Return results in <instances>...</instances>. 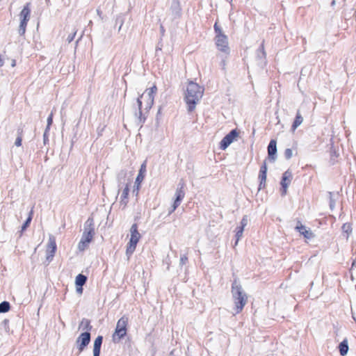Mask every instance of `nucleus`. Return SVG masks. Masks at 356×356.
Masks as SVG:
<instances>
[{"label":"nucleus","mask_w":356,"mask_h":356,"mask_svg":"<svg viewBox=\"0 0 356 356\" xmlns=\"http://www.w3.org/2000/svg\"><path fill=\"white\" fill-rule=\"evenodd\" d=\"M204 91V88L199 84L193 81L188 82L184 95L188 112H192L195 109L197 104L203 96Z\"/></svg>","instance_id":"nucleus-1"},{"label":"nucleus","mask_w":356,"mask_h":356,"mask_svg":"<svg viewBox=\"0 0 356 356\" xmlns=\"http://www.w3.org/2000/svg\"><path fill=\"white\" fill-rule=\"evenodd\" d=\"M157 91V88L156 86H153L152 87L147 89L140 97L137 99V104L138 106V120L139 124H142L145 122V118L142 116V110L149 111L153 104L154 95Z\"/></svg>","instance_id":"nucleus-2"},{"label":"nucleus","mask_w":356,"mask_h":356,"mask_svg":"<svg viewBox=\"0 0 356 356\" xmlns=\"http://www.w3.org/2000/svg\"><path fill=\"white\" fill-rule=\"evenodd\" d=\"M232 293L235 304V314H238L243 310L247 303V296L236 280L232 283Z\"/></svg>","instance_id":"nucleus-3"},{"label":"nucleus","mask_w":356,"mask_h":356,"mask_svg":"<svg viewBox=\"0 0 356 356\" xmlns=\"http://www.w3.org/2000/svg\"><path fill=\"white\" fill-rule=\"evenodd\" d=\"M140 237V234L138 231L137 224H133L130 228V240L127 244L126 250V255L127 256L128 259L135 251L136 245Z\"/></svg>","instance_id":"nucleus-4"},{"label":"nucleus","mask_w":356,"mask_h":356,"mask_svg":"<svg viewBox=\"0 0 356 356\" xmlns=\"http://www.w3.org/2000/svg\"><path fill=\"white\" fill-rule=\"evenodd\" d=\"M128 321L129 318L126 315H124L118 320L115 332L113 334V340L114 341H119L127 334Z\"/></svg>","instance_id":"nucleus-5"},{"label":"nucleus","mask_w":356,"mask_h":356,"mask_svg":"<svg viewBox=\"0 0 356 356\" xmlns=\"http://www.w3.org/2000/svg\"><path fill=\"white\" fill-rule=\"evenodd\" d=\"M30 3H27L19 13L20 23L18 33L20 35H24L26 33L27 23L30 19L31 9Z\"/></svg>","instance_id":"nucleus-6"},{"label":"nucleus","mask_w":356,"mask_h":356,"mask_svg":"<svg viewBox=\"0 0 356 356\" xmlns=\"http://www.w3.org/2000/svg\"><path fill=\"white\" fill-rule=\"evenodd\" d=\"M215 44L219 51L224 54L227 57L230 53L227 36L224 33L216 35Z\"/></svg>","instance_id":"nucleus-7"},{"label":"nucleus","mask_w":356,"mask_h":356,"mask_svg":"<svg viewBox=\"0 0 356 356\" xmlns=\"http://www.w3.org/2000/svg\"><path fill=\"white\" fill-rule=\"evenodd\" d=\"M94 234L95 232L93 227L90 226L88 228L85 229L82 237L78 244V249L80 251H83L88 247L89 243L93 238Z\"/></svg>","instance_id":"nucleus-8"},{"label":"nucleus","mask_w":356,"mask_h":356,"mask_svg":"<svg viewBox=\"0 0 356 356\" xmlns=\"http://www.w3.org/2000/svg\"><path fill=\"white\" fill-rule=\"evenodd\" d=\"M184 187V182L182 180L180 181V182L177 185V188L175 193V199L171 207V209L169 211V214L172 213L175 211V209L179 206L181 202L184 199L185 196Z\"/></svg>","instance_id":"nucleus-9"},{"label":"nucleus","mask_w":356,"mask_h":356,"mask_svg":"<svg viewBox=\"0 0 356 356\" xmlns=\"http://www.w3.org/2000/svg\"><path fill=\"white\" fill-rule=\"evenodd\" d=\"M90 341V333L84 332L81 333L76 340V343L79 353L82 352Z\"/></svg>","instance_id":"nucleus-10"},{"label":"nucleus","mask_w":356,"mask_h":356,"mask_svg":"<svg viewBox=\"0 0 356 356\" xmlns=\"http://www.w3.org/2000/svg\"><path fill=\"white\" fill-rule=\"evenodd\" d=\"M56 250V243L55 237L53 235H49V241L47 246V260L50 261L53 259Z\"/></svg>","instance_id":"nucleus-11"},{"label":"nucleus","mask_w":356,"mask_h":356,"mask_svg":"<svg viewBox=\"0 0 356 356\" xmlns=\"http://www.w3.org/2000/svg\"><path fill=\"white\" fill-rule=\"evenodd\" d=\"M238 136V132L236 129L232 130L227 135H226L221 140L220 143V147L221 149H226L228 146L236 139Z\"/></svg>","instance_id":"nucleus-12"},{"label":"nucleus","mask_w":356,"mask_h":356,"mask_svg":"<svg viewBox=\"0 0 356 356\" xmlns=\"http://www.w3.org/2000/svg\"><path fill=\"white\" fill-rule=\"evenodd\" d=\"M145 172H146V163H145V162H144L140 166L139 172L136 179L135 186H134V188L133 190V192L136 193V195L138 193L140 184L144 179Z\"/></svg>","instance_id":"nucleus-13"},{"label":"nucleus","mask_w":356,"mask_h":356,"mask_svg":"<svg viewBox=\"0 0 356 356\" xmlns=\"http://www.w3.org/2000/svg\"><path fill=\"white\" fill-rule=\"evenodd\" d=\"M248 223V218L247 216H244L241 221L240 225L236 228V241L234 245H237L239 240L243 236L244 228L247 226Z\"/></svg>","instance_id":"nucleus-14"},{"label":"nucleus","mask_w":356,"mask_h":356,"mask_svg":"<svg viewBox=\"0 0 356 356\" xmlns=\"http://www.w3.org/2000/svg\"><path fill=\"white\" fill-rule=\"evenodd\" d=\"M292 179V174L290 171L287 170L285 172H284L281 181V185H282V195H284L286 193V191L288 188L289 185L290 184Z\"/></svg>","instance_id":"nucleus-15"},{"label":"nucleus","mask_w":356,"mask_h":356,"mask_svg":"<svg viewBox=\"0 0 356 356\" xmlns=\"http://www.w3.org/2000/svg\"><path fill=\"white\" fill-rule=\"evenodd\" d=\"M296 229L298 230L306 238L309 239L314 236L312 231L310 229H307L306 227L302 225L300 222H298Z\"/></svg>","instance_id":"nucleus-16"},{"label":"nucleus","mask_w":356,"mask_h":356,"mask_svg":"<svg viewBox=\"0 0 356 356\" xmlns=\"http://www.w3.org/2000/svg\"><path fill=\"white\" fill-rule=\"evenodd\" d=\"M129 184H130L129 181L126 183V186H125L124 188L123 189L122 193L120 197V206L123 207V208H125L128 203Z\"/></svg>","instance_id":"nucleus-17"},{"label":"nucleus","mask_w":356,"mask_h":356,"mask_svg":"<svg viewBox=\"0 0 356 356\" xmlns=\"http://www.w3.org/2000/svg\"><path fill=\"white\" fill-rule=\"evenodd\" d=\"M277 153V144L275 140H271L268 146V158L273 161L275 159V154Z\"/></svg>","instance_id":"nucleus-18"},{"label":"nucleus","mask_w":356,"mask_h":356,"mask_svg":"<svg viewBox=\"0 0 356 356\" xmlns=\"http://www.w3.org/2000/svg\"><path fill=\"white\" fill-rule=\"evenodd\" d=\"M102 341L103 337L102 336H98L95 339L93 345V356H99Z\"/></svg>","instance_id":"nucleus-19"},{"label":"nucleus","mask_w":356,"mask_h":356,"mask_svg":"<svg viewBox=\"0 0 356 356\" xmlns=\"http://www.w3.org/2000/svg\"><path fill=\"white\" fill-rule=\"evenodd\" d=\"M339 349L341 355L344 356L348 353V343L346 339H343L339 346Z\"/></svg>","instance_id":"nucleus-20"},{"label":"nucleus","mask_w":356,"mask_h":356,"mask_svg":"<svg viewBox=\"0 0 356 356\" xmlns=\"http://www.w3.org/2000/svg\"><path fill=\"white\" fill-rule=\"evenodd\" d=\"M79 329L82 330H86V332H89L92 329V326L90 325V322L87 318H83L79 324Z\"/></svg>","instance_id":"nucleus-21"},{"label":"nucleus","mask_w":356,"mask_h":356,"mask_svg":"<svg viewBox=\"0 0 356 356\" xmlns=\"http://www.w3.org/2000/svg\"><path fill=\"white\" fill-rule=\"evenodd\" d=\"M303 122V118L301 116L299 111L297 113L295 120L292 124V130L295 131Z\"/></svg>","instance_id":"nucleus-22"},{"label":"nucleus","mask_w":356,"mask_h":356,"mask_svg":"<svg viewBox=\"0 0 356 356\" xmlns=\"http://www.w3.org/2000/svg\"><path fill=\"white\" fill-rule=\"evenodd\" d=\"M87 277L84 275L79 274L76 277L75 283L77 286H83L86 282Z\"/></svg>","instance_id":"nucleus-23"},{"label":"nucleus","mask_w":356,"mask_h":356,"mask_svg":"<svg viewBox=\"0 0 356 356\" xmlns=\"http://www.w3.org/2000/svg\"><path fill=\"white\" fill-rule=\"evenodd\" d=\"M127 177V170H122L121 171L119 172V173L118 174V176H117V179H118V181L119 183V186L121 184L125 182Z\"/></svg>","instance_id":"nucleus-24"},{"label":"nucleus","mask_w":356,"mask_h":356,"mask_svg":"<svg viewBox=\"0 0 356 356\" xmlns=\"http://www.w3.org/2000/svg\"><path fill=\"white\" fill-rule=\"evenodd\" d=\"M343 232L347 234L346 239L348 238L349 235L352 233V227L349 223H344L342 226Z\"/></svg>","instance_id":"nucleus-25"},{"label":"nucleus","mask_w":356,"mask_h":356,"mask_svg":"<svg viewBox=\"0 0 356 356\" xmlns=\"http://www.w3.org/2000/svg\"><path fill=\"white\" fill-rule=\"evenodd\" d=\"M1 329L3 330L5 332L9 333L10 327H9V321L8 319H4L1 323Z\"/></svg>","instance_id":"nucleus-26"},{"label":"nucleus","mask_w":356,"mask_h":356,"mask_svg":"<svg viewBox=\"0 0 356 356\" xmlns=\"http://www.w3.org/2000/svg\"><path fill=\"white\" fill-rule=\"evenodd\" d=\"M32 213H33V211H31L30 213H29V216L28 217V218L26 219V220L25 221V222L23 224V225L22 226V229H21V234L26 229V227L29 225V224L31 223V221L32 220Z\"/></svg>","instance_id":"nucleus-27"},{"label":"nucleus","mask_w":356,"mask_h":356,"mask_svg":"<svg viewBox=\"0 0 356 356\" xmlns=\"http://www.w3.org/2000/svg\"><path fill=\"white\" fill-rule=\"evenodd\" d=\"M266 173L264 172L259 171V178L260 179L259 189L261 188L262 185L265 186L266 180Z\"/></svg>","instance_id":"nucleus-28"},{"label":"nucleus","mask_w":356,"mask_h":356,"mask_svg":"<svg viewBox=\"0 0 356 356\" xmlns=\"http://www.w3.org/2000/svg\"><path fill=\"white\" fill-rule=\"evenodd\" d=\"M10 309V304L8 302H2L0 303V312L5 313Z\"/></svg>","instance_id":"nucleus-29"},{"label":"nucleus","mask_w":356,"mask_h":356,"mask_svg":"<svg viewBox=\"0 0 356 356\" xmlns=\"http://www.w3.org/2000/svg\"><path fill=\"white\" fill-rule=\"evenodd\" d=\"M52 122H53V112H51L50 113V115H49V117L47 118V125L46 127L47 131H49L50 127L52 124Z\"/></svg>","instance_id":"nucleus-30"},{"label":"nucleus","mask_w":356,"mask_h":356,"mask_svg":"<svg viewBox=\"0 0 356 356\" xmlns=\"http://www.w3.org/2000/svg\"><path fill=\"white\" fill-rule=\"evenodd\" d=\"M293 156V151L292 149L288 148L284 152V156L286 159H290Z\"/></svg>","instance_id":"nucleus-31"},{"label":"nucleus","mask_w":356,"mask_h":356,"mask_svg":"<svg viewBox=\"0 0 356 356\" xmlns=\"http://www.w3.org/2000/svg\"><path fill=\"white\" fill-rule=\"evenodd\" d=\"M329 195H330V207L331 209H333L334 207V205H335V202H334V200L332 199V193L330 192Z\"/></svg>","instance_id":"nucleus-32"},{"label":"nucleus","mask_w":356,"mask_h":356,"mask_svg":"<svg viewBox=\"0 0 356 356\" xmlns=\"http://www.w3.org/2000/svg\"><path fill=\"white\" fill-rule=\"evenodd\" d=\"M188 261V257L186 254H183L180 257V265H184Z\"/></svg>","instance_id":"nucleus-33"},{"label":"nucleus","mask_w":356,"mask_h":356,"mask_svg":"<svg viewBox=\"0 0 356 356\" xmlns=\"http://www.w3.org/2000/svg\"><path fill=\"white\" fill-rule=\"evenodd\" d=\"M76 33V32L74 31V33L69 34V35L67 38V41L68 42V43H70L74 40Z\"/></svg>","instance_id":"nucleus-34"},{"label":"nucleus","mask_w":356,"mask_h":356,"mask_svg":"<svg viewBox=\"0 0 356 356\" xmlns=\"http://www.w3.org/2000/svg\"><path fill=\"white\" fill-rule=\"evenodd\" d=\"M22 136H21V135H19V136L17 137L16 140H15V145L16 146H17V147L21 146V145H22Z\"/></svg>","instance_id":"nucleus-35"},{"label":"nucleus","mask_w":356,"mask_h":356,"mask_svg":"<svg viewBox=\"0 0 356 356\" xmlns=\"http://www.w3.org/2000/svg\"><path fill=\"white\" fill-rule=\"evenodd\" d=\"M214 29L216 35H219L220 33H223L221 29L218 26V24L216 23L214 24Z\"/></svg>","instance_id":"nucleus-36"},{"label":"nucleus","mask_w":356,"mask_h":356,"mask_svg":"<svg viewBox=\"0 0 356 356\" xmlns=\"http://www.w3.org/2000/svg\"><path fill=\"white\" fill-rule=\"evenodd\" d=\"M48 132L49 131H47V129H45V131H44V133L43 134V142H44V144L46 145L47 143L48 142L49 139H48Z\"/></svg>","instance_id":"nucleus-37"},{"label":"nucleus","mask_w":356,"mask_h":356,"mask_svg":"<svg viewBox=\"0 0 356 356\" xmlns=\"http://www.w3.org/2000/svg\"><path fill=\"white\" fill-rule=\"evenodd\" d=\"M260 172H267V166L266 161H264L263 165H261Z\"/></svg>","instance_id":"nucleus-38"},{"label":"nucleus","mask_w":356,"mask_h":356,"mask_svg":"<svg viewBox=\"0 0 356 356\" xmlns=\"http://www.w3.org/2000/svg\"><path fill=\"white\" fill-rule=\"evenodd\" d=\"M259 52L262 54L263 56H266V52L264 51V43H262L261 45V49L259 50Z\"/></svg>","instance_id":"nucleus-39"},{"label":"nucleus","mask_w":356,"mask_h":356,"mask_svg":"<svg viewBox=\"0 0 356 356\" xmlns=\"http://www.w3.org/2000/svg\"><path fill=\"white\" fill-rule=\"evenodd\" d=\"M220 65L222 66V69L225 68L226 66V60L225 58L222 59V61L220 62Z\"/></svg>","instance_id":"nucleus-40"},{"label":"nucleus","mask_w":356,"mask_h":356,"mask_svg":"<svg viewBox=\"0 0 356 356\" xmlns=\"http://www.w3.org/2000/svg\"><path fill=\"white\" fill-rule=\"evenodd\" d=\"M97 13L98 16L99 17V18L101 19H102L103 17H102V11L99 9H97Z\"/></svg>","instance_id":"nucleus-41"},{"label":"nucleus","mask_w":356,"mask_h":356,"mask_svg":"<svg viewBox=\"0 0 356 356\" xmlns=\"http://www.w3.org/2000/svg\"><path fill=\"white\" fill-rule=\"evenodd\" d=\"M76 291L79 293H82L83 292V288L82 286H77L76 287Z\"/></svg>","instance_id":"nucleus-42"},{"label":"nucleus","mask_w":356,"mask_h":356,"mask_svg":"<svg viewBox=\"0 0 356 356\" xmlns=\"http://www.w3.org/2000/svg\"><path fill=\"white\" fill-rule=\"evenodd\" d=\"M122 24H123V22H121V24L118 28V31H120L121 29Z\"/></svg>","instance_id":"nucleus-43"},{"label":"nucleus","mask_w":356,"mask_h":356,"mask_svg":"<svg viewBox=\"0 0 356 356\" xmlns=\"http://www.w3.org/2000/svg\"><path fill=\"white\" fill-rule=\"evenodd\" d=\"M15 65V60H13V63H12V66L14 67Z\"/></svg>","instance_id":"nucleus-44"},{"label":"nucleus","mask_w":356,"mask_h":356,"mask_svg":"<svg viewBox=\"0 0 356 356\" xmlns=\"http://www.w3.org/2000/svg\"><path fill=\"white\" fill-rule=\"evenodd\" d=\"M334 4H335V1H334V0H333V1H332V6H334Z\"/></svg>","instance_id":"nucleus-45"},{"label":"nucleus","mask_w":356,"mask_h":356,"mask_svg":"<svg viewBox=\"0 0 356 356\" xmlns=\"http://www.w3.org/2000/svg\"><path fill=\"white\" fill-rule=\"evenodd\" d=\"M161 31H163V27L162 26H161Z\"/></svg>","instance_id":"nucleus-46"}]
</instances>
